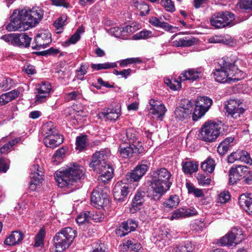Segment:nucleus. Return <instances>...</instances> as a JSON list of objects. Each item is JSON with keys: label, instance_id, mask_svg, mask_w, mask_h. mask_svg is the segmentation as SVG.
Returning <instances> with one entry per match:
<instances>
[{"label": "nucleus", "instance_id": "nucleus-60", "mask_svg": "<svg viewBox=\"0 0 252 252\" xmlns=\"http://www.w3.org/2000/svg\"><path fill=\"white\" fill-rule=\"evenodd\" d=\"M134 36L136 39H147L153 36L152 32L150 31L143 30L140 32L136 33Z\"/></svg>", "mask_w": 252, "mask_h": 252}, {"label": "nucleus", "instance_id": "nucleus-42", "mask_svg": "<svg viewBox=\"0 0 252 252\" xmlns=\"http://www.w3.org/2000/svg\"><path fill=\"white\" fill-rule=\"evenodd\" d=\"M198 166V165L196 162L187 161L183 163V170L186 173L191 174L197 170Z\"/></svg>", "mask_w": 252, "mask_h": 252}, {"label": "nucleus", "instance_id": "nucleus-48", "mask_svg": "<svg viewBox=\"0 0 252 252\" xmlns=\"http://www.w3.org/2000/svg\"><path fill=\"white\" fill-rule=\"evenodd\" d=\"M182 80H165V83L172 90H179L182 87Z\"/></svg>", "mask_w": 252, "mask_h": 252}, {"label": "nucleus", "instance_id": "nucleus-2", "mask_svg": "<svg viewBox=\"0 0 252 252\" xmlns=\"http://www.w3.org/2000/svg\"><path fill=\"white\" fill-rule=\"evenodd\" d=\"M83 167L73 164L64 170L56 172L55 178L60 188L69 187L84 176Z\"/></svg>", "mask_w": 252, "mask_h": 252}, {"label": "nucleus", "instance_id": "nucleus-41", "mask_svg": "<svg viewBox=\"0 0 252 252\" xmlns=\"http://www.w3.org/2000/svg\"><path fill=\"white\" fill-rule=\"evenodd\" d=\"M215 167V163L214 159L210 158H207L201 165V169L204 171L212 173Z\"/></svg>", "mask_w": 252, "mask_h": 252}, {"label": "nucleus", "instance_id": "nucleus-28", "mask_svg": "<svg viewBox=\"0 0 252 252\" xmlns=\"http://www.w3.org/2000/svg\"><path fill=\"white\" fill-rule=\"evenodd\" d=\"M24 238V234L22 232L13 231L4 241V244L7 245L12 246L18 244Z\"/></svg>", "mask_w": 252, "mask_h": 252}, {"label": "nucleus", "instance_id": "nucleus-38", "mask_svg": "<svg viewBox=\"0 0 252 252\" xmlns=\"http://www.w3.org/2000/svg\"><path fill=\"white\" fill-rule=\"evenodd\" d=\"M123 135H126V138L121 137V139L125 143L133 144L136 141V134L135 131L133 129H128L126 132L123 133Z\"/></svg>", "mask_w": 252, "mask_h": 252}, {"label": "nucleus", "instance_id": "nucleus-5", "mask_svg": "<svg viewBox=\"0 0 252 252\" xmlns=\"http://www.w3.org/2000/svg\"><path fill=\"white\" fill-rule=\"evenodd\" d=\"M27 11L25 9H16L14 10L10 16V22L5 28L8 31H26L30 26L26 20Z\"/></svg>", "mask_w": 252, "mask_h": 252}, {"label": "nucleus", "instance_id": "nucleus-1", "mask_svg": "<svg viewBox=\"0 0 252 252\" xmlns=\"http://www.w3.org/2000/svg\"><path fill=\"white\" fill-rule=\"evenodd\" d=\"M171 174L166 168H161L153 172L149 187V194L154 200H158L169 189L172 183Z\"/></svg>", "mask_w": 252, "mask_h": 252}, {"label": "nucleus", "instance_id": "nucleus-49", "mask_svg": "<svg viewBox=\"0 0 252 252\" xmlns=\"http://www.w3.org/2000/svg\"><path fill=\"white\" fill-rule=\"evenodd\" d=\"M91 67L93 70H99L100 69H106L110 68H113L116 66V64L115 63H103L94 64L92 63L91 64Z\"/></svg>", "mask_w": 252, "mask_h": 252}, {"label": "nucleus", "instance_id": "nucleus-45", "mask_svg": "<svg viewBox=\"0 0 252 252\" xmlns=\"http://www.w3.org/2000/svg\"><path fill=\"white\" fill-rule=\"evenodd\" d=\"M179 203V198L178 195H171L164 202L165 207L172 209L176 207Z\"/></svg>", "mask_w": 252, "mask_h": 252}, {"label": "nucleus", "instance_id": "nucleus-59", "mask_svg": "<svg viewBox=\"0 0 252 252\" xmlns=\"http://www.w3.org/2000/svg\"><path fill=\"white\" fill-rule=\"evenodd\" d=\"M161 4L167 11L173 12L175 10V5L172 0H161Z\"/></svg>", "mask_w": 252, "mask_h": 252}, {"label": "nucleus", "instance_id": "nucleus-18", "mask_svg": "<svg viewBox=\"0 0 252 252\" xmlns=\"http://www.w3.org/2000/svg\"><path fill=\"white\" fill-rule=\"evenodd\" d=\"M121 144L119 146V151L122 158H129L140 153L139 149L134 144Z\"/></svg>", "mask_w": 252, "mask_h": 252}, {"label": "nucleus", "instance_id": "nucleus-56", "mask_svg": "<svg viewBox=\"0 0 252 252\" xmlns=\"http://www.w3.org/2000/svg\"><path fill=\"white\" fill-rule=\"evenodd\" d=\"M230 199V195L228 191H223L220 192L218 196L217 201L221 204L228 202Z\"/></svg>", "mask_w": 252, "mask_h": 252}, {"label": "nucleus", "instance_id": "nucleus-12", "mask_svg": "<svg viewBox=\"0 0 252 252\" xmlns=\"http://www.w3.org/2000/svg\"><path fill=\"white\" fill-rule=\"evenodd\" d=\"M27 11L26 20L30 27H35L42 19L44 11L39 7H34L32 9L25 8Z\"/></svg>", "mask_w": 252, "mask_h": 252}, {"label": "nucleus", "instance_id": "nucleus-31", "mask_svg": "<svg viewBox=\"0 0 252 252\" xmlns=\"http://www.w3.org/2000/svg\"><path fill=\"white\" fill-rule=\"evenodd\" d=\"M149 115H155L158 119L162 120L167 110L164 105L159 104L154 107H150L149 109Z\"/></svg>", "mask_w": 252, "mask_h": 252}, {"label": "nucleus", "instance_id": "nucleus-33", "mask_svg": "<svg viewBox=\"0 0 252 252\" xmlns=\"http://www.w3.org/2000/svg\"><path fill=\"white\" fill-rule=\"evenodd\" d=\"M150 24L154 26L161 28L166 31L174 32L173 30L176 29V27H174L169 25L168 23L160 21L157 18L153 17L149 21Z\"/></svg>", "mask_w": 252, "mask_h": 252}, {"label": "nucleus", "instance_id": "nucleus-64", "mask_svg": "<svg viewBox=\"0 0 252 252\" xmlns=\"http://www.w3.org/2000/svg\"><path fill=\"white\" fill-rule=\"evenodd\" d=\"M109 32L112 35L116 37H119L123 35V31L119 27H113L109 30Z\"/></svg>", "mask_w": 252, "mask_h": 252}, {"label": "nucleus", "instance_id": "nucleus-32", "mask_svg": "<svg viewBox=\"0 0 252 252\" xmlns=\"http://www.w3.org/2000/svg\"><path fill=\"white\" fill-rule=\"evenodd\" d=\"M171 238V235L170 233V230L167 228L163 227V228H161L159 230L157 237V241H158L159 242L162 241L163 244L165 245L166 244L168 243Z\"/></svg>", "mask_w": 252, "mask_h": 252}, {"label": "nucleus", "instance_id": "nucleus-17", "mask_svg": "<svg viewBox=\"0 0 252 252\" xmlns=\"http://www.w3.org/2000/svg\"><path fill=\"white\" fill-rule=\"evenodd\" d=\"M118 182L113 189L114 197L120 202L123 201L129 192L128 183Z\"/></svg>", "mask_w": 252, "mask_h": 252}, {"label": "nucleus", "instance_id": "nucleus-50", "mask_svg": "<svg viewBox=\"0 0 252 252\" xmlns=\"http://www.w3.org/2000/svg\"><path fill=\"white\" fill-rule=\"evenodd\" d=\"M45 232L43 229H41L37 233L35 239L34 246L38 247L43 245V240Z\"/></svg>", "mask_w": 252, "mask_h": 252}, {"label": "nucleus", "instance_id": "nucleus-44", "mask_svg": "<svg viewBox=\"0 0 252 252\" xmlns=\"http://www.w3.org/2000/svg\"><path fill=\"white\" fill-rule=\"evenodd\" d=\"M124 246L129 251H132L134 252H138L142 247L140 243H135L134 240H128L124 244Z\"/></svg>", "mask_w": 252, "mask_h": 252}, {"label": "nucleus", "instance_id": "nucleus-39", "mask_svg": "<svg viewBox=\"0 0 252 252\" xmlns=\"http://www.w3.org/2000/svg\"><path fill=\"white\" fill-rule=\"evenodd\" d=\"M194 246L190 241L182 243L175 248L176 252H192Z\"/></svg>", "mask_w": 252, "mask_h": 252}, {"label": "nucleus", "instance_id": "nucleus-63", "mask_svg": "<svg viewBox=\"0 0 252 252\" xmlns=\"http://www.w3.org/2000/svg\"><path fill=\"white\" fill-rule=\"evenodd\" d=\"M240 7L246 10L252 9V0H241L240 2Z\"/></svg>", "mask_w": 252, "mask_h": 252}, {"label": "nucleus", "instance_id": "nucleus-36", "mask_svg": "<svg viewBox=\"0 0 252 252\" xmlns=\"http://www.w3.org/2000/svg\"><path fill=\"white\" fill-rule=\"evenodd\" d=\"M42 132L45 137H48L58 134L59 131L52 122H48L42 126Z\"/></svg>", "mask_w": 252, "mask_h": 252}, {"label": "nucleus", "instance_id": "nucleus-26", "mask_svg": "<svg viewBox=\"0 0 252 252\" xmlns=\"http://www.w3.org/2000/svg\"><path fill=\"white\" fill-rule=\"evenodd\" d=\"M234 138L232 137L226 138L218 146V153L221 155L225 154L229 148L234 145Z\"/></svg>", "mask_w": 252, "mask_h": 252}, {"label": "nucleus", "instance_id": "nucleus-23", "mask_svg": "<svg viewBox=\"0 0 252 252\" xmlns=\"http://www.w3.org/2000/svg\"><path fill=\"white\" fill-rule=\"evenodd\" d=\"M203 69L201 68L189 69L183 71L179 76L178 79H182L183 77L185 79H199L203 77Z\"/></svg>", "mask_w": 252, "mask_h": 252}, {"label": "nucleus", "instance_id": "nucleus-4", "mask_svg": "<svg viewBox=\"0 0 252 252\" xmlns=\"http://www.w3.org/2000/svg\"><path fill=\"white\" fill-rule=\"evenodd\" d=\"M221 126L212 121L205 122L199 130V139L206 142H213L220 134Z\"/></svg>", "mask_w": 252, "mask_h": 252}, {"label": "nucleus", "instance_id": "nucleus-22", "mask_svg": "<svg viewBox=\"0 0 252 252\" xmlns=\"http://www.w3.org/2000/svg\"><path fill=\"white\" fill-rule=\"evenodd\" d=\"M63 141V136L59 133L50 136L45 137L44 138V143L45 146L50 148H55L59 146Z\"/></svg>", "mask_w": 252, "mask_h": 252}, {"label": "nucleus", "instance_id": "nucleus-9", "mask_svg": "<svg viewBox=\"0 0 252 252\" xmlns=\"http://www.w3.org/2000/svg\"><path fill=\"white\" fill-rule=\"evenodd\" d=\"M243 239L242 230L240 228L233 227L230 232L221 237L217 243L221 246H231L233 244H238Z\"/></svg>", "mask_w": 252, "mask_h": 252}, {"label": "nucleus", "instance_id": "nucleus-16", "mask_svg": "<svg viewBox=\"0 0 252 252\" xmlns=\"http://www.w3.org/2000/svg\"><path fill=\"white\" fill-rule=\"evenodd\" d=\"M51 89V83L48 81L42 82L41 84L38 85L36 87L35 102L37 103L45 102L49 96Z\"/></svg>", "mask_w": 252, "mask_h": 252}, {"label": "nucleus", "instance_id": "nucleus-6", "mask_svg": "<svg viewBox=\"0 0 252 252\" xmlns=\"http://www.w3.org/2000/svg\"><path fill=\"white\" fill-rule=\"evenodd\" d=\"M235 19L234 15L229 11H222L215 13L210 19V22L212 26L216 28H222L228 26Z\"/></svg>", "mask_w": 252, "mask_h": 252}, {"label": "nucleus", "instance_id": "nucleus-46", "mask_svg": "<svg viewBox=\"0 0 252 252\" xmlns=\"http://www.w3.org/2000/svg\"><path fill=\"white\" fill-rule=\"evenodd\" d=\"M237 154L238 155V160L244 162L247 164L252 163V159L250 155L246 151L238 150Z\"/></svg>", "mask_w": 252, "mask_h": 252}, {"label": "nucleus", "instance_id": "nucleus-43", "mask_svg": "<svg viewBox=\"0 0 252 252\" xmlns=\"http://www.w3.org/2000/svg\"><path fill=\"white\" fill-rule=\"evenodd\" d=\"M186 187L189 193H192L196 197H201L204 195L203 189L196 188L190 183H186Z\"/></svg>", "mask_w": 252, "mask_h": 252}, {"label": "nucleus", "instance_id": "nucleus-61", "mask_svg": "<svg viewBox=\"0 0 252 252\" xmlns=\"http://www.w3.org/2000/svg\"><path fill=\"white\" fill-rule=\"evenodd\" d=\"M197 180L199 184L203 186L209 185L211 181L210 178L202 175H198Z\"/></svg>", "mask_w": 252, "mask_h": 252}, {"label": "nucleus", "instance_id": "nucleus-21", "mask_svg": "<svg viewBox=\"0 0 252 252\" xmlns=\"http://www.w3.org/2000/svg\"><path fill=\"white\" fill-rule=\"evenodd\" d=\"M138 224L136 221L133 220H128L122 223L116 233L120 236H124L128 233L135 230Z\"/></svg>", "mask_w": 252, "mask_h": 252}, {"label": "nucleus", "instance_id": "nucleus-15", "mask_svg": "<svg viewBox=\"0 0 252 252\" xmlns=\"http://www.w3.org/2000/svg\"><path fill=\"white\" fill-rule=\"evenodd\" d=\"M91 202L93 206L99 208L107 206L109 203V200L107 195L101 189H98L93 191Z\"/></svg>", "mask_w": 252, "mask_h": 252}, {"label": "nucleus", "instance_id": "nucleus-25", "mask_svg": "<svg viewBox=\"0 0 252 252\" xmlns=\"http://www.w3.org/2000/svg\"><path fill=\"white\" fill-rule=\"evenodd\" d=\"M100 119H105L109 121H116L119 117V114L114 109L107 108L103 109L98 114Z\"/></svg>", "mask_w": 252, "mask_h": 252}, {"label": "nucleus", "instance_id": "nucleus-30", "mask_svg": "<svg viewBox=\"0 0 252 252\" xmlns=\"http://www.w3.org/2000/svg\"><path fill=\"white\" fill-rule=\"evenodd\" d=\"M196 40L194 37H184L173 41V46L175 47H189L193 45Z\"/></svg>", "mask_w": 252, "mask_h": 252}, {"label": "nucleus", "instance_id": "nucleus-34", "mask_svg": "<svg viewBox=\"0 0 252 252\" xmlns=\"http://www.w3.org/2000/svg\"><path fill=\"white\" fill-rule=\"evenodd\" d=\"M59 232L62 234L66 239V240L68 241L71 244L76 236V231L70 227L63 228Z\"/></svg>", "mask_w": 252, "mask_h": 252}, {"label": "nucleus", "instance_id": "nucleus-40", "mask_svg": "<svg viewBox=\"0 0 252 252\" xmlns=\"http://www.w3.org/2000/svg\"><path fill=\"white\" fill-rule=\"evenodd\" d=\"M134 6L139 12L141 16H144L149 13L150 9L149 5L143 1H138L134 2Z\"/></svg>", "mask_w": 252, "mask_h": 252}, {"label": "nucleus", "instance_id": "nucleus-13", "mask_svg": "<svg viewBox=\"0 0 252 252\" xmlns=\"http://www.w3.org/2000/svg\"><path fill=\"white\" fill-rule=\"evenodd\" d=\"M148 168V166L145 164L137 165L133 170L126 175L123 182L131 184L139 181L146 173Z\"/></svg>", "mask_w": 252, "mask_h": 252}, {"label": "nucleus", "instance_id": "nucleus-24", "mask_svg": "<svg viewBox=\"0 0 252 252\" xmlns=\"http://www.w3.org/2000/svg\"><path fill=\"white\" fill-rule=\"evenodd\" d=\"M240 206L248 214L252 216V198L248 195L241 194L239 198Z\"/></svg>", "mask_w": 252, "mask_h": 252}, {"label": "nucleus", "instance_id": "nucleus-58", "mask_svg": "<svg viewBox=\"0 0 252 252\" xmlns=\"http://www.w3.org/2000/svg\"><path fill=\"white\" fill-rule=\"evenodd\" d=\"M186 211L185 208H180L175 210L171 217V220L179 219L186 217Z\"/></svg>", "mask_w": 252, "mask_h": 252}, {"label": "nucleus", "instance_id": "nucleus-35", "mask_svg": "<svg viewBox=\"0 0 252 252\" xmlns=\"http://www.w3.org/2000/svg\"><path fill=\"white\" fill-rule=\"evenodd\" d=\"M191 114V113L189 112L188 109L186 110L179 107H177L174 111L175 118L177 120L179 121H183L189 119Z\"/></svg>", "mask_w": 252, "mask_h": 252}, {"label": "nucleus", "instance_id": "nucleus-37", "mask_svg": "<svg viewBox=\"0 0 252 252\" xmlns=\"http://www.w3.org/2000/svg\"><path fill=\"white\" fill-rule=\"evenodd\" d=\"M145 194L146 193L144 190H138L132 200V207L138 208L141 206L145 200Z\"/></svg>", "mask_w": 252, "mask_h": 252}, {"label": "nucleus", "instance_id": "nucleus-51", "mask_svg": "<svg viewBox=\"0 0 252 252\" xmlns=\"http://www.w3.org/2000/svg\"><path fill=\"white\" fill-rule=\"evenodd\" d=\"M178 107L186 110L188 109L189 112L192 113L193 103L191 100L188 99L183 98L181 100L180 105Z\"/></svg>", "mask_w": 252, "mask_h": 252}, {"label": "nucleus", "instance_id": "nucleus-55", "mask_svg": "<svg viewBox=\"0 0 252 252\" xmlns=\"http://www.w3.org/2000/svg\"><path fill=\"white\" fill-rule=\"evenodd\" d=\"M66 19V16H63L59 17L54 22V26L57 30H58L57 32L58 33H61L62 32V30L63 29V27L64 26V23Z\"/></svg>", "mask_w": 252, "mask_h": 252}, {"label": "nucleus", "instance_id": "nucleus-8", "mask_svg": "<svg viewBox=\"0 0 252 252\" xmlns=\"http://www.w3.org/2000/svg\"><path fill=\"white\" fill-rule=\"evenodd\" d=\"M1 39L14 46L21 48L29 47L32 40V38L26 33L5 34L1 36Z\"/></svg>", "mask_w": 252, "mask_h": 252}, {"label": "nucleus", "instance_id": "nucleus-57", "mask_svg": "<svg viewBox=\"0 0 252 252\" xmlns=\"http://www.w3.org/2000/svg\"><path fill=\"white\" fill-rule=\"evenodd\" d=\"M64 155V150L63 148L58 150L53 156L52 161L55 164H58L60 162L63 158V156Z\"/></svg>", "mask_w": 252, "mask_h": 252}, {"label": "nucleus", "instance_id": "nucleus-54", "mask_svg": "<svg viewBox=\"0 0 252 252\" xmlns=\"http://www.w3.org/2000/svg\"><path fill=\"white\" fill-rule=\"evenodd\" d=\"M87 136L83 135L76 138V144L77 149L80 151L82 150L86 146Z\"/></svg>", "mask_w": 252, "mask_h": 252}, {"label": "nucleus", "instance_id": "nucleus-11", "mask_svg": "<svg viewBox=\"0 0 252 252\" xmlns=\"http://www.w3.org/2000/svg\"><path fill=\"white\" fill-rule=\"evenodd\" d=\"M242 102L238 99H230L225 104V109L228 116L237 119L245 112Z\"/></svg>", "mask_w": 252, "mask_h": 252}, {"label": "nucleus", "instance_id": "nucleus-7", "mask_svg": "<svg viewBox=\"0 0 252 252\" xmlns=\"http://www.w3.org/2000/svg\"><path fill=\"white\" fill-rule=\"evenodd\" d=\"M213 103L212 100L207 96H198L195 101V106L192 114L194 121L203 117L209 110Z\"/></svg>", "mask_w": 252, "mask_h": 252}, {"label": "nucleus", "instance_id": "nucleus-20", "mask_svg": "<svg viewBox=\"0 0 252 252\" xmlns=\"http://www.w3.org/2000/svg\"><path fill=\"white\" fill-rule=\"evenodd\" d=\"M66 240L59 232L56 234L53 240L55 252H63L69 247L71 244Z\"/></svg>", "mask_w": 252, "mask_h": 252}, {"label": "nucleus", "instance_id": "nucleus-10", "mask_svg": "<svg viewBox=\"0 0 252 252\" xmlns=\"http://www.w3.org/2000/svg\"><path fill=\"white\" fill-rule=\"evenodd\" d=\"M94 172L100 174L98 180L106 183L112 178L113 168L106 162L97 164L96 166L89 165Z\"/></svg>", "mask_w": 252, "mask_h": 252}, {"label": "nucleus", "instance_id": "nucleus-19", "mask_svg": "<svg viewBox=\"0 0 252 252\" xmlns=\"http://www.w3.org/2000/svg\"><path fill=\"white\" fill-rule=\"evenodd\" d=\"M51 42V35L49 33H41L38 34L34 38L35 45L32 46L33 49L40 50L45 48Z\"/></svg>", "mask_w": 252, "mask_h": 252}, {"label": "nucleus", "instance_id": "nucleus-27", "mask_svg": "<svg viewBox=\"0 0 252 252\" xmlns=\"http://www.w3.org/2000/svg\"><path fill=\"white\" fill-rule=\"evenodd\" d=\"M108 157L107 153L104 150L96 151L92 156L89 165L96 166L97 164L102 162H106Z\"/></svg>", "mask_w": 252, "mask_h": 252}, {"label": "nucleus", "instance_id": "nucleus-62", "mask_svg": "<svg viewBox=\"0 0 252 252\" xmlns=\"http://www.w3.org/2000/svg\"><path fill=\"white\" fill-rule=\"evenodd\" d=\"M80 94L78 92L73 91L67 93L65 95V99L66 101H70L73 100H76L79 97Z\"/></svg>", "mask_w": 252, "mask_h": 252}, {"label": "nucleus", "instance_id": "nucleus-52", "mask_svg": "<svg viewBox=\"0 0 252 252\" xmlns=\"http://www.w3.org/2000/svg\"><path fill=\"white\" fill-rule=\"evenodd\" d=\"M18 142V140L17 139L10 141L8 143L4 144L0 148V153L2 154L8 153L10 151V149Z\"/></svg>", "mask_w": 252, "mask_h": 252}, {"label": "nucleus", "instance_id": "nucleus-47", "mask_svg": "<svg viewBox=\"0 0 252 252\" xmlns=\"http://www.w3.org/2000/svg\"><path fill=\"white\" fill-rule=\"evenodd\" d=\"M92 216L91 212L89 211H85L81 213L76 219V221L79 224H82L86 221H89Z\"/></svg>", "mask_w": 252, "mask_h": 252}, {"label": "nucleus", "instance_id": "nucleus-14", "mask_svg": "<svg viewBox=\"0 0 252 252\" xmlns=\"http://www.w3.org/2000/svg\"><path fill=\"white\" fill-rule=\"evenodd\" d=\"M249 168L245 165H233L229 171V180L231 184H235L249 173Z\"/></svg>", "mask_w": 252, "mask_h": 252}, {"label": "nucleus", "instance_id": "nucleus-3", "mask_svg": "<svg viewBox=\"0 0 252 252\" xmlns=\"http://www.w3.org/2000/svg\"><path fill=\"white\" fill-rule=\"evenodd\" d=\"M236 61L231 63L225 58H222L219 62L220 67L216 68L213 72L214 77H220L221 79H238L237 75L241 73L236 65Z\"/></svg>", "mask_w": 252, "mask_h": 252}, {"label": "nucleus", "instance_id": "nucleus-53", "mask_svg": "<svg viewBox=\"0 0 252 252\" xmlns=\"http://www.w3.org/2000/svg\"><path fill=\"white\" fill-rule=\"evenodd\" d=\"M141 61L139 58H131L121 60L119 63L121 67H126L128 64L135 63H141Z\"/></svg>", "mask_w": 252, "mask_h": 252}, {"label": "nucleus", "instance_id": "nucleus-29", "mask_svg": "<svg viewBox=\"0 0 252 252\" xmlns=\"http://www.w3.org/2000/svg\"><path fill=\"white\" fill-rule=\"evenodd\" d=\"M20 92L17 90H14L0 95V104L5 105L9 102L16 98L19 95Z\"/></svg>", "mask_w": 252, "mask_h": 252}]
</instances>
